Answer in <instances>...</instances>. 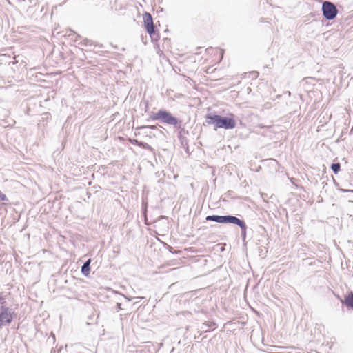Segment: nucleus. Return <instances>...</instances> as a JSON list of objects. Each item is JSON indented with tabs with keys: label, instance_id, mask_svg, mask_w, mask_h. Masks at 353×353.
<instances>
[{
	"label": "nucleus",
	"instance_id": "f257e3e1",
	"mask_svg": "<svg viewBox=\"0 0 353 353\" xmlns=\"http://www.w3.org/2000/svg\"><path fill=\"white\" fill-rule=\"evenodd\" d=\"M205 121L208 125L214 124L215 128L233 129L236 127V121L232 117H221L220 115L208 114Z\"/></svg>",
	"mask_w": 353,
	"mask_h": 353
},
{
	"label": "nucleus",
	"instance_id": "f03ea898",
	"mask_svg": "<svg viewBox=\"0 0 353 353\" xmlns=\"http://www.w3.org/2000/svg\"><path fill=\"white\" fill-rule=\"evenodd\" d=\"M150 119L159 121L164 124L173 125L175 128H179L181 123V121L174 117L170 112L163 109L159 110L156 113L152 112Z\"/></svg>",
	"mask_w": 353,
	"mask_h": 353
},
{
	"label": "nucleus",
	"instance_id": "7ed1b4c3",
	"mask_svg": "<svg viewBox=\"0 0 353 353\" xmlns=\"http://www.w3.org/2000/svg\"><path fill=\"white\" fill-rule=\"evenodd\" d=\"M321 9L323 17L327 20L334 19L338 14L336 6L332 2L328 1H325L322 3Z\"/></svg>",
	"mask_w": 353,
	"mask_h": 353
},
{
	"label": "nucleus",
	"instance_id": "20e7f679",
	"mask_svg": "<svg viewBox=\"0 0 353 353\" xmlns=\"http://www.w3.org/2000/svg\"><path fill=\"white\" fill-rule=\"evenodd\" d=\"M143 20L146 31L149 34L152 39L158 40L159 34H157L155 32L152 15L148 12H145L143 14Z\"/></svg>",
	"mask_w": 353,
	"mask_h": 353
},
{
	"label": "nucleus",
	"instance_id": "39448f33",
	"mask_svg": "<svg viewBox=\"0 0 353 353\" xmlns=\"http://www.w3.org/2000/svg\"><path fill=\"white\" fill-rule=\"evenodd\" d=\"M13 314L12 310L2 306L0 312V327L9 325L13 319Z\"/></svg>",
	"mask_w": 353,
	"mask_h": 353
},
{
	"label": "nucleus",
	"instance_id": "423d86ee",
	"mask_svg": "<svg viewBox=\"0 0 353 353\" xmlns=\"http://www.w3.org/2000/svg\"><path fill=\"white\" fill-rule=\"evenodd\" d=\"M234 216L232 215H225V216H219V215H209L206 217L207 221H214L220 223H232L234 219Z\"/></svg>",
	"mask_w": 353,
	"mask_h": 353
},
{
	"label": "nucleus",
	"instance_id": "0eeeda50",
	"mask_svg": "<svg viewBox=\"0 0 353 353\" xmlns=\"http://www.w3.org/2000/svg\"><path fill=\"white\" fill-rule=\"evenodd\" d=\"M232 223L237 225L238 226H239L241 228V236H242L243 239H245V236H246V230H247V226H246L245 223L243 221H242L240 219L235 216L233 221L232 222Z\"/></svg>",
	"mask_w": 353,
	"mask_h": 353
},
{
	"label": "nucleus",
	"instance_id": "6e6552de",
	"mask_svg": "<svg viewBox=\"0 0 353 353\" xmlns=\"http://www.w3.org/2000/svg\"><path fill=\"white\" fill-rule=\"evenodd\" d=\"M341 302L345 304L347 307L353 309V292H350L347 296H345V299H341Z\"/></svg>",
	"mask_w": 353,
	"mask_h": 353
},
{
	"label": "nucleus",
	"instance_id": "1a4fd4ad",
	"mask_svg": "<svg viewBox=\"0 0 353 353\" xmlns=\"http://www.w3.org/2000/svg\"><path fill=\"white\" fill-rule=\"evenodd\" d=\"M90 262L91 259L87 260L81 266V273L85 276H88L90 271Z\"/></svg>",
	"mask_w": 353,
	"mask_h": 353
},
{
	"label": "nucleus",
	"instance_id": "9d476101",
	"mask_svg": "<svg viewBox=\"0 0 353 353\" xmlns=\"http://www.w3.org/2000/svg\"><path fill=\"white\" fill-rule=\"evenodd\" d=\"M137 145L139 147H141L145 150H148L152 151V148L147 143L141 142V141H137Z\"/></svg>",
	"mask_w": 353,
	"mask_h": 353
},
{
	"label": "nucleus",
	"instance_id": "9b49d317",
	"mask_svg": "<svg viewBox=\"0 0 353 353\" xmlns=\"http://www.w3.org/2000/svg\"><path fill=\"white\" fill-rule=\"evenodd\" d=\"M341 165L339 163H332L331 165V169L334 174H337L340 171Z\"/></svg>",
	"mask_w": 353,
	"mask_h": 353
},
{
	"label": "nucleus",
	"instance_id": "f8f14e48",
	"mask_svg": "<svg viewBox=\"0 0 353 353\" xmlns=\"http://www.w3.org/2000/svg\"><path fill=\"white\" fill-rule=\"evenodd\" d=\"M81 43L82 46H92V41L88 39H83V41H81Z\"/></svg>",
	"mask_w": 353,
	"mask_h": 353
},
{
	"label": "nucleus",
	"instance_id": "ddd939ff",
	"mask_svg": "<svg viewBox=\"0 0 353 353\" xmlns=\"http://www.w3.org/2000/svg\"><path fill=\"white\" fill-rule=\"evenodd\" d=\"M140 128L141 129L149 128V129L155 130L157 128V127L156 125H143V126L140 127Z\"/></svg>",
	"mask_w": 353,
	"mask_h": 353
},
{
	"label": "nucleus",
	"instance_id": "4468645a",
	"mask_svg": "<svg viewBox=\"0 0 353 353\" xmlns=\"http://www.w3.org/2000/svg\"><path fill=\"white\" fill-rule=\"evenodd\" d=\"M0 200L2 201L8 200L6 196L4 194H3L1 190H0Z\"/></svg>",
	"mask_w": 353,
	"mask_h": 353
},
{
	"label": "nucleus",
	"instance_id": "2eb2a0df",
	"mask_svg": "<svg viewBox=\"0 0 353 353\" xmlns=\"http://www.w3.org/2000/svg\"><path fill=\"white\" fill-rule=\"evenodd\" d=\"M117 305L118 309H121V303H117Z\"/></svg>",
	"mask_w": 353,
	"mask_h": 353
},
{
	"label": "nucleus",
	"instance_id": "dca6fc26",
	"mask_svg": "<svg viewBox=\"0 0 353 353\" xmlns=\"http://www.w3.org/2000/svg\"><path fill=\"white\" fill-rule=\"evenodd\" d=\"M3 303H4V301H3V299L0 298V303H1V304H3Z\"/></svg>",
	"mask_w": 353,
	"mask_h": 353
},
{
	"label": "nucleus",
	"instance_id": "f3484780",
	"mask_svg": "<svg viewBox=\"0 0 353 353\" xmlns=\"http://www.w3.org/2000/svg\"><path fill=\"white\" fill-rule=\"evenodd\" d=\"M137 141H139L138 140H134L132 143L137 145Z\"/></svg>",
	"mask_w": 353,
	"mask_h": 353
},
{
	"label": "nucleus",
	"instance_id": "a211bd4d",
	"mask_svg": "<svg viewBox=\"0 0 353 353\" xmlns=\"http://www.w3.org/2000/svg\"><path fill=\"white\" fill-rule=\"evenodd\" d=\"M137 299H143V297H141V296H139V297H136Z\"/></svg>",
	"mask_w": 353,
	"mask_h": 353
},
{
	"label": "nucleus",
	"instance_id": "6ab92c4d",
	"mask_svg": "<svg viewBox=\"0 0 353 353\" xmlns=\"http://www.w3.org/2000/svg\"><path fill=\"white\" fill-rule=\"evenodd\" d=\"M344 192H349L350 190H343Z\"/></svg>",
	"mask_w": 353,
	"mask_h": 353
}]
</instances>
